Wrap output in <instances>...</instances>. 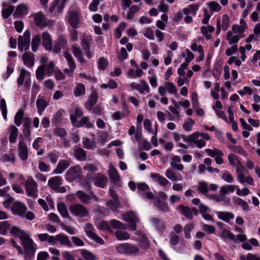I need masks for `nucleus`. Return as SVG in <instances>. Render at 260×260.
Instances as JSON below:
<instances>
[{"label": "nucleus", "mask_w": 260, "mask_h": 260, "mask_svg": "<svg viewBox=\"0 0 260 260\" xmlns=\"http://www.w3.org/2000/svg\"><path fill=\"white\" fill-rule=\"evenodd\" d=\"M188 140L193 142L197 146H205L206 144V141L210 139V137L205 133H200L195 132L189 136Z\"/></svg>", "instance_id": "1"}, {"label": "nucleus", "mask_w": 260, "mask_h": 260, "mask_svg": "<svg viewBox=\"0 0 260 260\" xmlns=\"http://www.w3.org/2000/svg\"><path fill=\"white\" fill-rule=\"evenodd\" d=\"M24 187L27 196L34 199L38 197V184L32 178L30 177L25 181Z\"/></svg>", "instance_id": "2"}, {"label": "nucleus", "mask_w": 260, "mask_h": 260, "mask_svg": "<svg viewBox=\"0 0 260 260\" xmlns=\"http://www.w3.org/2000/svg\"><path fill=\"white\" fill-rule=\"evenodd\" d=\"M18 86L24 85L26 88H29L31 85L30 73L24 68L19 70V75L17 78Z\"/></svg>", "instance_id": "3"}, {"label": "nucleus", "mask_w": 260, "mask_h": 260, "mask_svg": "<svg viewBox=\"0 0 260 260\" xmlns=\"http://www.w3.org/2000/svg\"><path fill=\"white\" fill-rule=\"evenodd\" d=\"M168 199V196L163 191L158 192V197L156 198V207L163 212H168L170 211L169 207L166 200Z\"/></svg>", "instance_id": "4"}, {"label": "nucleus", "mask_w": 260, "mask_h": 260, "mask_svg": "<svg viewBox=\"0 0 260 260\" xmlns=\"http://www.w3.org/2000/svg\"><path fill=\"white\" fill-rule=\"evenodd\" d=\"M69 210L73 215L79 217H85L88 214L86 207L78 203H74L71 205Z\"/></svg>", "instance_id": "5"}, {"label": "nucleus", "mask_w": 260, "mask_h": 260, "mask_svg": "<svg viewBox=\"0 0 260 260\" xmlns=\"http://www.w3.org/2000/svg\"><path fill=\"white\" fill-rule=\"evenodd\" d=\"M30 32L26 30L23 36H20L18 38V48L20 51L27 50L29 48Z\"/></svg>", "instance_id": "6"}, {"label": "nucleus", "mask_w": 260, "mask_h": 260, "mask_svg": "<svg viewBox=\"0 0 260 260\" xmlns=\"http://www.w3.org/2000/svg\"><path fill=\"white\" fill-rule=\"evenodd\" d=\"M116 249L119 253L126 254H136L139 251L138 247L128 243L119 244L117 246Z\"/></svg>", "instance_id": "7"}, {"label": "nucleus", "mask_w": 260, "mask_h": 260, "mask_svg": "<svg viewBox=\"0 0 260 260\" xmlns=\"http://www.w3.org/2000/svg\"><path fill=\"white\" fill-rule=\"evenodd\" d=\"M81 17V12L79 10L69 12L68 23L73 28H76L79 26Z\"/></svg>", "instance_id": "8"}, {"label": "nucleus", "mask_w": 260, "mask_h": 260, "mask_svg": "<svg viewBox=\"0 0 260 260\" xmlns=\"http://www.w3.org/2000/svg\"><path fill=\"white\" fill-rule=\"evenodd\" d=\"M167 91L171 94H176L177 89L172 82H166L164 86H160L158 88V93L160 95L164 96L166 94Z\"/></svg>", "instance_id": "9"}, {"label": "nucleus", "mask_w": 260, "mask_h": 260, "mask_svg": "<svg viewBox=\"0 0 260 260\" xmlns=\"http://www.w3.org/2000/svg\"><path fill=\"white\" fill-rule=\"evenodd\" d=\"M130 87L132 89L138 90L140 94L148 93L150 92L149 85L144 79L140 80V83L134 82L131 83Z\"/></svg>", "instance_id": "10"}, {"label": "nucleus", "mask_w": 260, "mask_h": 260, "mask_svg": "<svg viewBox=\"0 0 260 260\" xmlns=\"http://www.w3.org/2000/svg\"><path fill=\"white\" fill-rule=\"evenodd\" d=\"M94 228L91 223H87L85 224L84 231L87 236L91 239L95 241L97 243L103 244L104 242V240L94 233Z\"/></svg>", "instance_id": "11"}, {"label": "nucleus", "mask_w": 260, "mask_h": 260, "mask_svg": "<svg viewBox=\"0 0 260 260\" xmlns=\"http://www.w3.org/2000/svg\"><path fill=\"white\" fill-rule=\"evenodd\" d=\"M27 207L25 205L19 201H15L11 206V210L13 214L23 216L26 213Z\"/></svg>", "instance_id": "12"}, {"label": "nucleus", "mask_w": 260, "mask_h": 260, "mask_svg": "<svg viewBox=\"0 0 260 260\" xmlns=\"http://www.w3.org/2000/svg\"><path fill=\"white\" fill-rule=\"evenodd\" d=\"M66 2L63 0H54L49 8V12L52 13L55 11V14L57 15L61 14Z\"/></svg>", "instance_id": "13"}, {"label": "nucleus", "mask_w": 260, "mask_h": 260, "mask_svg": "<svg viewBox=\"0 0 260 260\" xmlns=\"http://www.w3.org/2000/svg\"><path fill=\"white\" fill-rule=\"evenodd\" d=\"M81 174L79 166H74L70 168L66 172L67 179L72 182L77 179Z\"/></svg>", "instance_id": "14"}, {"label": "nucleus", "mask_w": 260, "mask_h": 260, "mask_svg": "<svg viewBox=\"0 0 260 260\" xmlns=\"http://www.w3.org/2000/svg\"><path fill=\"white\" fill-rule=\"evenodd\" d=\"M71 120L72 124L76 127L85 126L87 128H91L94 126L93 124L89 121V118L87 116L83 117L79 122H77L76 118L71 115Z\"/></svg>", "instance_id": "15"}, {"label": "nucleus", "mask_w": 260, "mask_h": 260, "mask_svg": "<svg viewBox=\"0 0 260 260\" xmlns=\"http://www.w3.org/2000/svg\"><path fill=\"white\" fill-rule=\"evenodd\" d=\"M33 18L36 26L44 28L47 26V19L42 12H38L33 15Z\"/></svg>", "instance_id": "16"}, {"label": "nucleus", "mask_w": 260, "mask_h": 260, "mask_svg": "<svg viewBox=\"0 0 260 260\" xmlns=\"http://www.w3.org/2000/svg\"><path fill=\"white\" fill-rule=\"evenodd\" d=\"M76 196L84 204H89L92 199L94 200L95 201H98V198L94 193H92L89 196L83 191L79 190L77 191Z\"/></svg>", "instance_id": "17"}, {"label": "nucleus", "mask_w": 260, "mask_h": 260, "mask_svg": "<svg viewBox=\"0 0 260 260\" xmlns=\"http://www.w3.org/2000/svg\"><path fill=\"white\" fill-rule=\"evenodd\" d=\"M64 56L68 62L70 69H64L63 70V72L67 74L68 76H70L74 72L75 69L74 61L72 55L68 52H65L64 53Z\"/></svg>", "instance_id": "18"}, {"label": "nucleus", "mask_w": 260, "mask_h": 260, "mask_svg": "<svg viewBox=\"0 0 260 260\" xmlns=\"http://www.w3.org/2000/svg\"><path fill=\"white\" fill-rule=\"evenodd\" d=\"M190 49L192 51H197L199 53V56L196 59L197 62H199L204 60L205 53L201 45H198L196 42H193L190 45Z\"/></svg>", "instance_id": "19"}, {"label": "nucleus", "mask_w": 260, "mask_h": 260, "mask_svg": "<svg viewBox=\"0 0 260 260\" xmlns=\"http://www.w3.org/2000/svg\"><path fill=\"white\" fill-rule=\"evenodd\" d=\"M23 64L28 68H32L35 64V58L33 53L30 52L24 53L22 55Z\"/></svg>", "instance_id": "20"}, {"label": "nucleus", "mask_w": 260, "mask_h": 260, "mask_svg": "<svg viewBox=\"0 0 260 260\" xmlns=\"http://www.w3.org/2000/svg\"><path fill=\"white\" fill-rule=\"evenodd\" d=\"M93 179L94 185L102 188H105L108 181L107 177L101 173H98Z\"/></svg>", "instance_id": "21"}, {"label": "nucleus", "mask_w": 260, "mask_h": 260, "mask_svg": "<svg viewBox=\"0 0 260 260\" xmlns=\"http://www.w3.org/2000/svg\"><path fill=\"white\" fill-rule=\"evenodd\" d=\"M212 109L218 117L224 120L225 121H227V119L224 113L221 111L222 109V105L219 101H216L215 104L212 106Z\"/></svg>", "instance_id": "22"}, {"label": "nucleus", "mask_w": 260, "mask_h": 260, "mask_svg": "<svg viewBox=\"0 0 260 260\" xmlns=\"http://www.w3.org/2000/svg\"><path fill=\"white\" fill-rule=\"evenodd\" d=\"M243 37V35H238L232 31H229L226 34V40L230 45H237L239 40Z\"/></svg>", "instance_id": "23"}, {"label": "nucleus", "mask_w": 260, "mask_h": 260, "mask_svg": "<svg viewBox=\"0 0 260 260\" xmlns=\"http://www.w3.org/2000/svg\"><path fill=\"white\" fill-rule=\"evenodd\" d=\"M43 46L47 50H51L52 48V41L51 36L47 31L42 34Z\"/></svg>", "instance_id": "24"}, {"label": "nucleus", "mask_w": 260, "mask_h": 260, "mask_svg": "<svg viewBox=\"0 0 260 260\" xmlns=\"http://www.w3.org/2000/svg\"><path fill=\"white\" fill-rule=\"evenodd\" d=\"M57 242H58L61 245L66 246L69 247L72 246V243L68 236L64 234L61 233L56 235Z\"/></svg>", "instance_id": "25"}, {"label": "nucleus", "mask_w": 260, "mask_h": 260, "mask_svg": "<svg viewBox=\"0 0 260 260\" xmlns=\"http://www.w3.org/2000/svg\"><path fill=\"white\" fill-rule=\"evenodd\" d=\"M36 105L38 114L41 116L44 110L47 107L49 104L48 102L44 99L38 97L36 101Z\"/></svg>", "instance_id": "26"}, {"label": "nucleus", "mask_w": 260, "mask_h": 260, "mask_svg": "<svg viewBox=\"0 0 260 260\" xmlns=\"http://www.w3.org/2000/svg\"><path fill=\"white\" fill-rule=\"evenodd\" d=\"M9 133V142L13 144L16 141L18 134V129L14 125H11L8 127Z\"/></svg>", "instance_id": "27"}, {"label": "nucleus", "mask_w": 260, "mask_h": 260, "mask_svg": "<svg viewBox=\"0 0 260 260\" xmlns=\"http://www.w3.org/2000/svg\"><path fill=\"white\" fill-rule=\"evenodd\" d=\"M21 244L23 245L24 250L34 248V242L29 237L28 234H26L23 236L20 239Z\"/></svg>", "instance_id": "28"}, {"label": "nucleus", "mask_w": 260, "mask_h": 260, "mask_svg": "<svg viewBox=\"0 0 260 260\" xmlns=\"http://www.w3.org/2000/svg\"><path fill=\"white\" fill-rule=\"evenodd\" d=\"M150 177L154 181H157L159 185L163 186H166L169 183V181L165 177L160 176L158 173H152L150 174Z\"/></svg>", "instance_id": "29"}, {"label": "nucleus", "mask_w": 260, "mask_h": 260, "mask_svg": "<svg viewBox=\"0 0 260 260\" xmlns=\"http://www.w3.org/2000/svg\"><path fill=\"white\" fill-rule=\"evenodd\" d=\"M98 99L97 93L93 91L90 95L88 101L85 103V106L88 110H91L93 106L96 104Z\"/></svg>", "instance_id": "30"}, {"label": "nucleus", "mask_w": 260, "mask_h": 260, "mask_svg": "<svg viewBox=\"0 0 260 260\" xmlns=\"http://www.w3.org/2000/svg\"><path fill=\"white\" fill-rule=\"evenodd\" d=\"M61 180L59 176L52 177L48 181V185L54 190H57L58 187L61 184Z\"/></svg>", "instance_id": "31"}, {"label": "nucleus", "mask_w": 260, "mask_h": 260, "mask_svg": "<svg viewBox=\"0 0 260 260\" xmlns=\"http://www.w3.org/2000/svg\"><path fill=\"white\" fill-rule=\"evenodd\" d=\"M70 166L69 161L67 160H63L60 161L57 165V167L53 170V173L55 174H61Z\"/></svg>", "instance_id": "32"}, {"label": "nucleus", "mask_w": 260, "mask_h": 260, "mask_svg": "<svg viewBox=\"0 0 260 260\" xmlns=\"http://www.w3.org/2000/svg\"><path fill=\"white\" fill-rule=\"evenodd\" d=\"M140 8L137 5H132L128 9L126 13V18L128 20H132L135 18V15L139 12Z\"/></svg>", "instance_id": "33"}, {"label": "nucleus", "mask_w": 260, "mask_h": 260, "mask_svg": "<svg viewBox=\"0 0 260 260\" xmlns=\"http://www.w3.org/2000/svg\"><path fill=\"white\" fill-rule=\"evenodd\" d=\"M85 94V86L81 83H77L74 89V94L76 97L83 96Z\"/></svg>", "instance_id": "34"}, {"label": "nucleus", "mask_w": 260, "mask_h": 260, "mask_svg": "<svg viewBox=\"0 0 260 260\" xmlns=\"http://www.w3.org/2000/svg\"><path fill=\"white\" fill-rule=\"evenodd\" d=\"M178 209L180 213L186 218L189 219H191L193 218V215L191 209L188 207L185 206L183 205H180L178 206Z\"/></svg>", "instance_id": "35"}, {"label": "nucleus", "mask_w": 260, "mask_h": 260, "mask_svg": "<svg viewBox=\"0 0 260 260\" xmlns=\"http://www.w3.org/2000/svg\"><path fill=\"white\" fill-rule=\"evenodd\" d=\"M199 9V5L198 4L189 5L182 10V13L187 15L191 14L193 15L197 14V12Z\"/></svg>", "instance_id": "36"}, {"label": "nucleus", "mask_w": 260, "mask_h": 260, "mask_svg": "<svg viewBox=\"0 0 260 260\" xmlns=\"http://www.w3.org/2000/svg\"><path fill=\"white\" fill-rule=\"evenodd\" d=\"M214 30V27L211 25L203 26L201 27V33L207 40L210 39L212 37V35L209 34L208 32H213Z\"/></svg>", "instance_id": "37"}, {"label": "nucleus", "mask_w": 260, "mask_h": 260, "mask_svg": "<svg viewBox=\"0 0 260 260\" xmlns=\"http://www.w3.org/2000/svg\"><path fill=\"white\" fill-rule=\"evenodd\" d=\"M109 177L114 184L119 186L120 178L117 171L115 169L110 170Z\"/></svg>", "instance_id": "38"}, {"label": "nucleus", "mask_w": 260, "mask_h": 260, "mask_svg": "<svg viewBox=\"0 0 260 260\" xmlns=\"http://www.w3.org/2000/svg\"><path fill=\"white\" fill-rule=\"evenodd\" d=\"M218 217L228 223L230 220L234 219V215L233 213L230 212H219Z\"/></svg>", "instance_id": "39"}, {"label": "nucleus", "mask_w": 260, "mask_h": 260, "mask_svg": "<svg viewBox=\"0 0 260 260\" xmlns=\"http://www.w3.org/2000/svg\"><path fill=\"white\" fill-rule=\"evenodd\" d=\"M16 152V150L11 149L9 153H6L3 155V161L14 163Z\"/></svg>", "instance_id": "40"}, {"label": "nucleus", "mask_w": 260, "mask_h": 260, "mask_svg": "<svg viewBox=\"0 0 260 260\" xmlns=\"http://www.w3.org/2000/svg\"><path fill=\"white\" fill-rule=\"evenodd\" d=\"M11 236L18 237L20 239L24 236L26 233L16 226H12L10 231Z\"/></svg>", "instance_id": "41"}, {"label": "nucleus", "mask_w": 260, "mask_h": 260, "mask_svg": "<svg viewBox=\"0 0 260 260\" xmlns=\"http://www.w3.org/2000/svg\"><path fill=\"white\" fill-rule=\"evenodd\" d=\"M74 156L77 159L84 161L86 158V153L83 149L78 147L74 151Z\"/></svg>", "instance_id": "42"}, {"label": "nucleus", "mask_w": 260, "mask_h": 260, "mask_svg": "<svg viewBox=\"0 0 260 260\" xmlns=\"http://www.w3.org/2000/svg\"><path fill=\"white\" fill-rule=\"evenodd\" d=\"M137 192L142 198H144V191L150 190L148 185L144 182H139L137 184Z\"/></svg>", "instance_id": "43"}, {"label": "nucleus", "mask_w": 260, "mask_h": 260, "mask_svg": "<svg viewBox=\"0 0 260 260\" xmlns=\"http://www.w3.org/2000/svg\"><path fill=\"white\" fill-rule=\"evenodd\" d=\"M209 8L210 11L212 13L213 12H218L221 9V6L215 1H211L206 4Z\"/></svg>", "instance_id": "44"}, {"label": "nucleus", "mask_w": 260, "mask_h": 260, "mask_svg": "<svg viewBox=\"0 0 260 260\" xmlns=\"http://www.w3.org/2000/svg\"><path fill=\"white\" fill-rule=\"evenodd\" d=\"M234 203L240 206L244 211H248L250 210L248 203L240 198H237L235 199Z\"/></svg>", "instance_id": "45"}, {"label": "nucleus", "mask_w": 260, "mask_h": 260, "mask_svg": "<svg viewBox=\"0 0 260 260\" xmlns=\"http://www.w3.org/2000/svg\"><path fill=\"white\" fill-rule=\"evenodd\" d=\"M57 210L63 217H69L66 205L64 203H60L57 204Z\"/></svg>", "instance_id": "46"}, {"label": "nucleus", "mask_w": 260, "mask_h": 260, "mask_svg": "<svg viewBox=\"0 0 260 260\" xmlns=\"http://www.w3.org/2000/svg\"><path fill=\"white\" fill-rule=\"evenodd\" d=\"M151 222L156 230L158 231H162L164 230V224L160 219L156 217L153 218L151 219Z\"/></svg>", "instance_id": "47"}, {"label": "nucleus", "mask_w": 260, "mask_h": 260, "mask_svg": "<svg viewBox=\"0 0 260 260\" xmlns=\"http://www.w3.org/2000/svg\"><path fill=\"white\" fill-rule=\"evenodd\" d=\"M45 66L41 65L37 69L36 72V78L38 80H43L45 78Z\"/></svg>", "instance_id": "48"}, {"label": "nucleus", "mask_w": 260, "mask_h": 260, "mask_svg": "<svg viewBox=\"0 0 260 260\" xmlns=\"http://www.w3.org/2000/svg\"><path fill=\"white\" fill-rule=\"evenodd\" d=\"M220 237L224 240L229 239L231 241L236 242L235 235H234L233 233L226 230H224L222 231L220 234Z\"/></svg>", "instance_id": "49"}, {"label": "nucleus", "mask_w": 260, "mask_h": 260, "mask_svg": "<svg viewBox=\"0 0 260 260\" xmlns=\"http://www.w3.org/2000/svg\"><path fill=\"white\" fill-rule=\"evenodd\" d=\"M123 219L127 222L134 221V220H136L137 219H139L137 216L133 211L125 213L123 214Z\"/></svg>", "instance_id": "50"}, {"label": "nucleus", "mask_w": 260, "mask_h": 260, "mask_svg": "<svg viewBox=\"0 0 260 260\" xmlns=\"http://www.w3.org/2000/svg\"><path fill=\"white\" fill-rule=\"evenodd\" d=\"M220 22L222 30L225 31L230 25V18L226 14H224L222 16Z\"/></svg>", "instance_id": "51"}, {"label": "nucleus", "mask_w": 260, "mask_h": 260, "mask_svg": "<svg viewBox=\"0 0 260 260\" xmlns=\"http://www.w3.org/2000/svg\"><path fill=\"white\" fill-rule=\"evenodd\" d=\"M107 206L113 211L115 212L117 210V209L120 206V203L119 200L115 201V200H109L107 202Z\"/></svg>", "instance_id": "52"}, {"label": "nucleus", "mask_w": 260, "mask_h": 260, "mask_svg": "<svg viewBox=\"0 0 260 260\" xmlns=\"http://www.w3.org/2000/svg\"><path fill=\"white\" fill-rule=\"evenodd\" d=\"M24 116V112L20 109L16 113L14 117V123L16 126H19L22 123V120Z\"/></svg>", "instance_id": "53"}, {"label": "nucleus", "mask_w": 260, "mask_h": 260, "mask_svg": "<svg viewBox=\"0 0 260 260\" xmlns=\"http://www.w3.org/2000/svg\"><path fill=\"white\" fill-rule=\"evenodd\" d=\"M81 254L85 260H96V257L92 253L86 249H82Z\"/></svg>", "instance_id": "54"}, {"label": "nucleus", "mask_w": 260, "mask_h": 260, "mask_svg": "<svg viewBox=\"0 0 260 260\" xmlns=\"http://www.w3.org/2000/svg\"><path fill=\"white\" fill-rule=\"evenodd\" d=\"M36 249L34 248L24 250V258L25 260H32L34 258Z\"/></svg>", "instance_id": "55"}, {"label": "nucleus", "mask_w": 260, "mask_h": 260, "mask_svg": "<svg viewBox=\"0 0 260 260\" xmlns=\"http://www.w3.org/2000/svg\"><path fill=\"white\" fill-rule=\"evenodd\" d=\"M114 235L116 238L119 240H124L129 238V235L127 232L120 230L116 231Z\"/></svg>", "instance_id": "56"}, {"label": "nucleus", "mask_w": 260, "mask_h": 260, "mask_svg": "<svg viewBox=\"0 0 260 260\" xmlns=\"http://www.w3.org/2000/svg\"><path fill=\"white\" fill-rule=\"evenodd\" d=\"M41 42V38L39 35H36L32 40L31 49L33 52H36L38 49Z\"/></svg>", "instance_id": "57"}, {"label": "nucleus", "mask_w": 260, "mask_h": 260, "mask_svg": "<svg viewBox=\"0 0 260 260\" xmlns=\"http://www.w3.org/2000/svg\"><path fill=\"white\" fill-rule=\"evenodd\" d=\"M27 147H18V154L21 159L24 161L27 159L28 150Z\"/></svg>", "instance_id": "58"}, {"label": "nucleus", "mask_w": 260, "mask_h": 260, "mask_svg": "<svg viewBox=\"0 0 260 260\" xmlns=\"http://www.w3.org/2000/svg\"><path fill=\"white\" fill-rule=\"evenodd\" d=\"M134 138L135 140L140 144L142 143L143 144V146H148L149 145L148 142H147L145 139H143L141 132H136L135 134Z\"/></svg>", "instance_id": "59"}, {"label": "nucleus", "mask_w": 260, "mask_h": 260, "mask_svg": "<svg viewBox=\"0 0 260 260\" xmlns=\"http://www.w3.org/2000/svg\"><path fill=\"white\" fill-rule=\"evenodd\" d=\"M10 224L8 221L0 222V235H5L10 229Z\"/></svg>", "instance_id": "60"}, {"label": "nucleus", "mask_w": 260, "mask_h": 260, "mask_svg": "<svg viewBox=\"0 0 260 260\" xmlns=\"http://www.w3.org/2000/svg\"><path fill=\"white\" fill-rule=\"evenodd\" d=\"M73 52L74 56L78 58L79 61L83 62L84 58L83 57V52L79 47L75 46L73 47Z\"/></svg>", "instance_id": "61"}, {"label": "nucleus", "mask_w": 260, "mask_h": 260, "mask_svg": "<svg viewBox=\"0 0 260 260\" xmlns=\"http://www.w3.org/2000/svg\"><path fill=\"white\" fill-rule=\"evenodd\" d=\"M198 190L202 194H206L209 190L207 183L206 182H201L199 183Z\"/></svg>", "instance_id": "62"}, {"label": "nucleus", "mask_w": 260, "mask_h": 260, "mask_svg": "<svg viewBox=\"0 0 260 260\" xmlns=\"http://www.w3.org/2000/svg\"><path fill=\"white\" fill-rule=\"evenodd\" d=\"M182 56L185 57V60L186 62L191 61L194 57L193 53L188 49H186L184 52L182 53Z\"/></svg>", "instance_id": "63"}, {"label": "nucleus", "mask_w": 260, "mask_h": 260, "mask_svg": "<svg viewBox=\"0 0 260 260\" xmlns=\"http://www.w3.org/2000/svg\"><path fill=\"white\" fill-rule=\"evenodd\" d=\"M245 25H233L232 27V30L233 32L238 35H242L246 28Z\"/></svg>", "instance_id": "64"}]
</instances>
